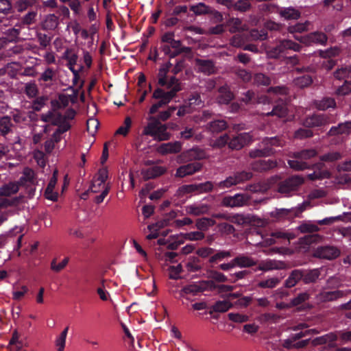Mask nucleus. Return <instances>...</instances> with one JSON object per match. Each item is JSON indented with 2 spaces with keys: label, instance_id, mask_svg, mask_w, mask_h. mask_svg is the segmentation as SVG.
Returning <instances> with one entry per match:
<instances>
[{
  "label": "nucleus",
  "instance_id": "nucleus-23",
  "mask_svg": "<svg viewBox=\"0 0 351 351\" xmlns=\"http://www.w3.org/2000/svg\"><path fill=\"white\" fill-rule=\"evenodd\" d=\"M208 210L209 206L206 204H193L186 206L185 208L187 214L195 216L205 214Z\"/></svg>",
  "mask_w": 351,
  "mask_h": 351
},
{
  "label": "nucleus",
  "instance_id": "nucleus-12",
  "mask_svg": "<svg viewBox=\"0 0 351 351\" xmlns=\"http://www.w3.org/2000/svg\"><path fill=\"white\" fill-rule=\"evenodd\" d=\"M252 139V136L250 133H241L234 136L229 142V147L231 149H240L244 146L249 144Z\"/></svg>",
  "mask_w": 351,
  "mask_h": 351
},
{
  "label": "nucleus",
  "instance_id": "nucleus-43",
  "mask_svg": "<svg viewBox=\"0 0 351 351\" xmlns=\"http://www.w3.org/2000/svg\"><path fill=\"white\" fill-rule=\"evenodd\" d=\"M227 124L223 120H217L211 122L209 125V130L213 132H219L224 130Z\"/></svg>",
  "mask_w": 351,
  "mask_h": 351
},
{
  "label": "nucleus",
  "instance_id": "nucleus-8",
  "mask_svg": "<svg viewBox=\"0 0 351 351\" xmlns=\"http://www.w3.org/2000/svg\"><path fill=\"white\" fill-rule=\"evenodd\" d=\"M303 178L298 176H293L280 184L278 191L285 195H288L291 191L296 190L303 183Z\"/></svg>",
  "mask_w": 351,
  "mask_h": 351
},
{
  "label": "nucleus",
  "instance_id": "nucleus-64",
  "mask_svg": "<svg viewBox=\"0 0 351 351\" xmlns=\"http://www.w3.org/2000/svg\"><path fill=\"white\" fill-rule=\"evenodd\" d=\"M190 156L195 160H200L205 158V153L200 149L194 148L189 152Z\"/></svg>",
  "mask_w": 351,
  "mask_h": 351
},
{
  "label": "nucleus",
  "instance_id": "nucleus-50",
  "mask_svg": "<svg viewBox=\"0 0 351 351\" xmlns=\"http://www.w3.org/2000/svg\"><path fill=\"white\" fill-rule=\"evenodd\" d=\"M322 240V237L318 234H311L305 236L300 240L301 244L309 245L314 243H318Z\"/></svg>",
  "mask_w": 351,
  "mask_h": 351
},
{
  "label": "nucleus",
  "instance_id": "nucleus-24",
  "mask_svg": "<svg viewBox=\"0 0 351 351\" xmlns=\"http://www.w3.org/2000/svg\"><path fill=\"white\" fill-rule=\"evenodd\" d=\"M63 58L67 61V65L69 69L71 71L73 74H75L76 69L74 66L76 64L78 59V56L76 53H73L70 49H67L63 53Z\"/></svg>",
  "mask_w": 351,
  "mask_h": 351
},
{
  "label": "nucleus",
  "instance_id": "nucleus-5",
  "mask_svg": "<svg viewBox=\"0 0 351 351\" xmlns=\"http://www.w3.org/2000/svg\"><path fill=\"white\" fill-rule=\"evenodd\" d=\"M213 287H214V283L213 281H201L197 283L191 284L184 287L180 292V295L183 298L189 300L187 295L191 293L195 295L199 292H202L207 289H211Z\"/></svg>",
  "mask_w": 351,
  "mask_h": 351
},
{
  "label": "nucleus",
  "instance_id": "nucleus-3",
  "mask_svg": "<svg viewBox=\"0 0 351 351\" xmlns=\"http://www.w3.org/2000/svg\"><path fill=\"white\" fill-rule=\"evenodd\" d=\"M149 123L144 128L143 134L150 135L158 141H166L170 137V134L167 132V128L161 124L158 119L154 117L148 118Z\"/></svg>",
  "mask_w": 351,
  "mask_h": 351
},
{
  "label": "nucleus",
  "instance_id": "nucleus-32",
  "mask_svg": "<svg viewBox=\"0 0 351 351\" xmlns=\"http://www.w3.org/2000/svg\"><path fill=\"white\" fill-rule=\"evenodd\" d=\"M196 64L198 69L203 73L210 74L213 72V64L210 60H197Z\"/></svg>",
  "mask_w": 351,
  "mask_h": 351
},
{
  "label": "nucleus",
  "instance_id": "nucleus-51",
  "mask_svg": "<svg viewBox=\"0 0 351 351\" xmlns=\"http://www.w3.org/2000/svg\"><path fill=\"white\" fill-rule=\"evenodd\" d=\"M230 31L232 32H239L244 29L241 25V21L239 19H232L228 21Z\"/></svg>",
  "mask_w": 351,
  "mask_h": 351
},
{
  "label": "nucleus",
  "instance_id": "nucleus-37",
  "mask_svg": "<svg viewBox=\"0 0 351 351\" xmlns=\"http://www.w3.org/2000/svg\"><path fill=\"white\" fill-rule=\"evenodd\" d=\"M280 279L276 277H271L258 282V286L261 288L272 289L280 283Z\"/></svg>",
  "mask_w": 351,
  "mask_h": 351
},
{
  "label": "nucleus",
  "instance_id": "nucleus-41",
  "mask_svg": "<svg viewBox=\"0 0 351 351\" xmlns=\"http://www.w3.org/2000/svg\"><path fill=\"white\" fill-rule=\"evenodd\" d=\"M215 221L209 218H202L197 221L196 227L199 230H206L210 226H213Z\"/></svg>",
  "mask_w": 351,
  "mask_h": 351
},
{
  "label": "nucleus",
  "instance_id": "nucleus-11",
  "mask_svg": "<svg viewBox=\"0 0 351 351\" xmlns=\"http://www.w3.org/2000/svg\"><path fill=\"white\" fill-rule=\"evenodd\" d=\"M337 217H328L317 221H306L298 226V229L301 232H313L319 230L317 225H326L332 223Z\"/></svg>",
  "mask_w": 351,
  "mask_h": 351
},
{
  "label": "nucleus",
  "instance_id": "nucleus-9",
  "mask_svg": "<svg viewBox=\"0 0 351 351\" xmlns=\"http://www.w3.org/2000/svg\"><path fill=\"white\" fill-rule=\"evenodd\" d=\"M163 42L162 49L166 54L170 53V47H172L174 51L171 53V56L176 55L180 51V43L178 40H174V34L172 32H167L165 34L162 38Z\"/></svg>",
  "mask_w": 351,
  "mask_h": 351
},
{
  "label": "nucleus",
  "instance_id": "nucleus-10",
  "mask_svg": "<svg viewBox=\"0 0 351 351\" xmlns=\"http://www.w3.org/2000/svg\"><path fill=\"white\" fill-rule=\"evenodd\" d=\"M340 254V251L335 247L326 245L317 247L313 256L319 258L331 260L336 258Z\"/></svg>",
  "mask_w": 351,
  "mask_h": 351
},
{
  "label": "nucleus",
  "instance_id": "nucleus-26",
  "mask_svg": "<svg viewBox=\"0 0 351 351\" xmlns=\"http://www.w3.org/2000/svg\"><path fill=\"white\" fill-rule=\"evenodd\" d=\"M181 149L180 144L178 142L167 143L160 145L158 151L160 154H165L167 153H176L180 152Z\"/></svg>",
  "mask_w": 351,
  "mask_h": 351
},
{
  "label": "nucleus",
  "instance_id": "nucleus-39",
  "mask_svg": "<svg viewBox=\"0 0 351 351\" xmlns=\"http://www.w3.org/2000/svg\"><path fill=\"white\" fill-rule=\"evenodd\" d=\"M197 190V184L183 185L178 189L176 195L178 197H182L186 194L196 191Z\"/></svg>",
  "mask_w": 351,
  "mask_h": 351
},
{
  "label": "nucleus",
  "instance_id": "nucleus-18",
  "mask_svg": "<svg viewBox=\"0 0 351 351\" xmlns=\"http://www.w3.org/2000/svg\"><path fill=\"white\" fill-rule=\"evenodd\" d=\"M329 122V118L326 114H317L308 117L304 121V125L306 127H314L328 124Z\"/></svg>",
  "mask_w": 351,
  "mask_h": 351
},
{
  "label": "nucleus",
  "instance_id": "nucleus-47",
  "mask_svg": "<svg viewBox=\"0 0 351 351\" xmlns=\"http://www.w3.org/2000/svg\"><path fill=\"white\" fill-rule=\"evenodd\" d=\"M294 83L296 86L300 88H304L309 86L312 83V79L309 75H303L297 77L294 80Z\"/></svg>",
  "mask_w": 351,
  "mask_h": 351
},
{
  "label": "nucleus",
  "instance_id": "nucleus-35",
  "mask_svg": "<svg viewBox=\"0 0 351 351\" xmlns=\"http://www.w3.org/2000/svg\"><path fill=\"white\" fill-rule=\"evenodd\" d=\"M234 263L236 267H247L254 265L255 262L250 257L245 256H239L234 258Z\"/></svg>",
  "mask_w": 351,
  "mask_h": 351
},
{
  "label": "nucleus",
  "instance_id": "nucleus-19",
  "mask_svg": "<svg viewBox=\"0 0 351 351\" xmlns=\"http://www.w3.org/2000/svg\"><path fill=\"white\" fill-rule=\"evenodd\" d=\"M201 168L202 165L199 162H193L183 165L177 169L176 176L180 178H183L199 171Z\"/></svg>",
  "mask_w": 351,
  "mask_h": 351
},
{
  "label": "nucleus",
  "instance_id": "nucleus-13",
  "mask_svg": "<svg viewBox=\"0 0 351 351\" xmlns=\"http://www.w3.org/2000/svg\"><path fill=\"white\" fill-rule=\"evenodd\" d=\"M249 201V197L245 194H236L234 196L226 197L223 199V204L228 207H241L245 205Z\"/></svg>",
  "mask_w": 351,
  "mask_h": 351
},
{
  "label": "nucleus",
  "instance_id": "nucleus-49",
  "mask_svg": "<svg viewBox=\"0 0 351 351\" xmlns=\"http://www.w3.org/2000/svg\"><path fill=\"white\" fill-rule=\"evenodd\" d=\"M343 277L341 276H334L327 280L328 287L330 288H337L342 285Z\"/></svg>",
  "mask_w": 351,
  "mask_h": 351
},
{
  "label": "nucleus",
  "instance_id": "nucleus-14",
  "mask_svg": "<svg viewBox=\"0 0 351 351\" xmlns=\"http://www.w3.org/2000/svg\"><path fill=\"white\" fill-rule=\"evenodd\" d=\"M297 40H299L300 43H304L305 45H312V44H324L327 38L326 36L320 32H314L308 35L304 36L297 37L295 36Z\"/></svg>",
  "mask_w": 351,
  "mask_h": 351
},
{
  "label": "nucleus",
  "instance_id": "nucleus-34",
  "mask_svg": "<svg viewBox=\"0 0 351 351\" xmlns=\"http://www.w3.org/2000/svg\"><path fill=\"white\" fill-rule=\"evenodd\" d=\"M58 17L55 14L47 15L43 22V27L45 29H53L58 25Z\"/></svg>",
  "mask_w": 351,
  "mask_h": 351
},
{
  "label": "nucleus",
  "instance_id": "nucleus-44",
  "mask_svg": "<svg viewBox=\"0 0 351 351\" xmlns=\"http://www.w3.org/2000/svg\"><path fill=\"white\" fill-rule=\"evenodd\" d=\"M69 258H64L60 263H57L56 258H53L51 263V269L55 272H59L62 270L69 263Z\"/></svg>",
  "mask_w": 351,
  "mask_h": 351
},
{
  "label": "nucleus",
  "instance_id": "nucleus-36",
  "mask_svg": "<svg viewBox=\"0 0 351 351\" xmlns=\"http://www.w3.org/2000/svg\"><path fill=\"white\" fill-rule=\"evenodd\" d=\"M316 105L319 110H325L329 108H335L336 102L332 98L326 97L317 101Z\"/></svg>",
  "mask_w": 351,
  "mask_h": 351
},
{
  "label": "nucleus",
  "instance_id": "nucleus-52",
  "mask_svg": "<svg viewBox=\"0 0 351 351\" xmlns=\"http://www.w3.org/2000/svg\"><path fill=\"white\" fill-rule=\"evenodd\" d=\"M351 93V82L346 81L345 83L339 86L336 90V94L339 96H344Z\"/></svg>",
  "mask_w": 351,
  "mask_h": 351
},
{
  "label": "nucleus",
  "instance_id": "nucleus-56",
  "mask_svg": "<svg viewBox=\"0 0 351 351\" xmlns=\"http://www.w3.org/2000/svg\"><path fill=\"white\" fill-rule=\"evenodd\" d=\"M184 237L189 241H199L204 239V234L200 231H195L186 233Z\"/></svg>",
  "mask_w": 351,
  "mask_h": 351
},
{
  "label": "nucleus",
  "instance_id": "nucleus-59",
  "mask_svg": "<svg viewBox=\"0 0 351 351\" xmlns=\"http://www.w3.org/2000/svg\"><path fill=\"white\" fill-rule=\"evenodd\" d=\"M335 77L339 80L344 79L346 77L348 78L351 77V71L347 68H341L336 71L335 73Z\"/></svg>",
  "mask_w": 351,
  "mask_h": 351
},
{
  "label": "nucleus",
  "instance_id": "nucleus-53",
  "mask_svg": "<svg viewBox=\"0 0 351 351\" xmlns=\"http://www.w3.org/2000/svg\"><path fill=\"white\" fill-rule=\"evenodd\" d=\"M309 25L308 22H305L303 23H298L295 25H291L289 27V32L290 33H296V32H302L307 30L308 25Z\"/></svg>",
  "mask_w": 351,
  "mask_h": 351
},
{
  "label": "nucleus",
  "instance_id": "nucleus-33",
  "mask_svg": "<svg viewBox=\"0 0 351 351\" xmlns=\"http://www.w3.org/2000/svg\"><path fill=\"white\" fill-rule=\"evenodd\" d=\"M232 99V94L227 86H222L219 90L218 101L221 104H227Z\"/></svg>",
  "mask_w": 351,
  "mask_h": 351
},
{
  "label": "nucleus",
  "instance_id": "nucleus-57",
  "mask_svg": "<svg viewBox=\"0 0 351 351\" xmlns=\"http://www.w3.org/2000/svg\"><path fill=\"white\" fill-rule=\"evenodd\" d=\"M38 89L34 83H27L25 85V93L29 97H34L36 96Z\"/></svg>",
  "mask_w": 351,
  "mask_h": 351
},
{
  "label": "nucleus",
  "instance_id": "nucleus-31",
  "mask_svg": "<svg viewBox=\"0 0 351 351\" xmlns=\"http://www.w3.org/2000/svg\"><path fill=\"white\" fill-rule=\"evenodd\" d=\"M19 191V184L15 182H11L0 188L1 196H10Z\"/></svg>",
  "mask_w": 351,
  "mask_h": 351
},
{
  "label": "nucleus",
  "instance_id": "nucleus-1",
  "mask_svg": "<svg viewBox=\"0 0 351 351\" xmlns=\"http://www.w3.org/2000/svg\"><path fill=\"white\" fill-rule=\"evenodd\" d=\"M169 65L171 64H167L159 71L158 84L165 87L167 90L166 91L161 88H158L154 91L152 97L158 101L151 106L149 113L152 114L156 113L158 108L168 104L181 89L180 83L176 78L172 77L168 79L167 77V73Z\"/></svg>",
  "mask_w": 351,
  "mask_h": 351
},
{
  "label": "nucleus",
  "instance_id": "nucleus-22",
  "mask_svg": "<svg viewBox=\"0 0 351 351\" xmlns=\"http://www.w3.org/2000/svg\"><path fill=\"white\" fill-rule=\"evenodd\" d=\"M345 292L343 291H327L324 290L318 295V300L321 302H328L337 300L343 296Z\"/></svg>",
  "mask_w": 351,
  "mask_h": 351
},
{
  "label": "nucleus",
  "instance_id": "nucleus-63",
  "mask_svg": "<svg viewBox=\"0 0 351 351\" xmlns=\"http://www.w3.org/2000/svg\"><path fill=\"white\" fill-rule=\"evenodd\" d=\"M287 93V90L284 86H278L275 88H271L269 90V97L271 95H285Z\"/></svg>",
  "mask_w": 351,
  "mask_h": 351
},
{
  "label": "nucleus",
  "instance_id": "nucleus-61",
  "mask_svg": "<svg viewBox=\"0 0 351 351\" xmlns=\"http://www.w3.org/2000/svg\"><path fill=\"white\" fill-rule=\"evenodd\" d=\"M202 104V100L200 99V97L199 95L196 94L193 95L191 98L189 99V107L190 109L193 110L195 108L196 106L199 107Z\"/></svg>",
  "mask_w": 351,
  "mask_h": 351
},
{
  "label": "nucleus",
  "instance_id": "nucleus-27",
  "mask_svg": "<svg viewBox=\"0 0 351 351\" xmlns=\"http://www.w3.org/2000/svg\"><path fill=\"white\" fill-rule=\"evenodd\" d=\"M69 331V326H66L55 339V346L57 351H64L66 340Z\"/></svg>",
  "mask_w": 351,
  "mask_h": 351
},
{
  "label": "nucleus",
  "instance_id": "nucleus-55",
  "mask_svg": "<svg viewBox=\"0 0 351 351\" xmlns=\"http://www.w3.org/2000/svg\"><path fill=\"white\" fill-rule=\"evenodd\" d=\"M206 276L208 278L215 280L218 282H224L226 280V276L220 272L217 271L210 270L207 271Z\"/></svg>",
  "mask_w": 351,
  "mask_h": 351
},
{
  "label": "nucleus",
  "instance_id": "nucleus-54",
  "mask_svg": "<svg viewBox=\"0 0 351 351\" xmlns=\"http://www.w3.org/2000/svg\"><path fill=\"white\" fill-rule=\"evenodd\" d=\"M191 10L196 14H202L210 11L209 8L202 3L191 6Z\"/></svg>",
  "mask_w": 351,
  "mask_h": 351
},
{
  "label": "nucleus",
  "instance_id": "nucleus-29",
  "mask_svg": "<svg viewBox=\"0 0 351 351\" xmlns=\"http://www.w3.org/2000/svg\"><path fill=\"white\" fill-rule=\"evenodd\" d=\"M304 272L299 269L293 270L285 281L287 287H293L301 279L303 280Z\"/></svg>",
  "mask_w": 351,
  "mask_h": 351
},
{
  "label": "nucleus",
  "instance_id": "nucleus-28",
  "mask_svg": "<svg viewBox=\"0 0 351 351\" xmlns=\"http://www.w3.org/2000/svg\"><path fill=\"white\" fill-rule=\"evenodd\" d=\"M281 17L287 20H296L300 18V12L293 8H286L279 11Z\"/></svg>",
  "mask_w": 351,
  "mask_h": 351
},
{
  "label": "nucleus",
  "instance_id": "nucleus-2",
  "mask_svg": "<svg viewBox=\"0 0 351 351\" xmlns=\"http://www.w3.org/2000/svg\"><path fill=\"white\" fill-rule=\"evenodd\" d=\"M108 177V172L107 169H100L97 174L94 177L88 189V192L90 191L94 193L101 192V194L95 197V202L97 204H100L104 201L110 189V186L105 183Z\"/></svg>",
  "mask_w": 351,
  "mask_h": 351
},
{
  "label": "nucleus",
  "instance_id": "nucleus-38",
  "mask_svg": "<svg viewBox=\"0 0 351 351\" xmlns=\"http://www.w3.org/2000/svg\"><path fill=\"white\" fill-rule=\"evenodd\" d=\"M287 108L285 104H282L276 106L271 112H267L266 114L267 116L275 115L279 118H282V117H285V115L287 114Z\"/></svg>",
  "mask_w": 351,
  "mask_h": 351
},
{
  "label": "nucleus",
  "instance_id": "nucleus-4",
  "mask_svg": "<svg viewBox=\"0 0 351 351\" xmlns=\"http://www.w3.org/2000/svg\"><path fill=\"white\" fill-rule=\"evenodd\" d=\"M283 144V142H282L276 137L265 138L262 141L258 149L253 150L250 152V156L255 158L271 155L274 153V150L272 148L273 146L282 147Z\"/></svg>",
  "mask_w": 351,
  "mask_h": 351
},
{
  "label": "nucleus",
  "instance_id": "nucleus-42",
  "mask_svg": "<svg viewBox=\"0 0 351 351\" xmlns=\"http://www.w3.org/2000/svg\"><path fill=\"white\" fill-rule=\"evenodd\" d=\"M258 167H255L254 169L260 171H265L276 166V162L271 160H261L257 163Z\"/></svg>",
  "mask_w": 351,
  "mask_h": 351
},
{
  "label": "nucleus",
  "instance_id": "nucleus-46",
  "mask_svg": "<svg viewBox=\"0 0 351 351\" xmlns=\"http://www.w3.org/2000/svg\"><path fill=\"white\" fill-rule=\"evenodd\" d=\"M232 304L227 300L219 301L213 306V310L217 312L223 313L229 310Z\"/></svg>",
  "mask_w": 351,
  "mask_h": 351
},
{
  "label": "nucleus",
  "instance_id": "nucleus-58",
  "mask_svg": "<svg viewBox=\"0 0 351 351\" xmlns=\"http://www.w3.org/2000/svg\"><path fill=\"white\" fill-rule=\"evenodd\" d=\"M86 125L88 132L93 134L97 131L99 127V121L95 118H90L88 119Z\"/></svg>",
  "mask_w": 351,
  "mask_h": 351
},
{
  "label": "nucleus",
  "instance_id": "nucleus-60",
  "mask_svg": "<svg viewBox=\"0 0 351 351\" xmlns=\"http://www.w3.org/2000/svg\"><path fill=\"white\" fill-rule=\"evenodd\" d=\"M231 256L230 252L228 251H221L219 252L213 256L210 257V262H215L218 261H221L226 258H228Z\"/></svg>",
  "mask_w": 351,
  "mask_h": 351
},
{
  "label": "nucleus",
  "instance_id": "nucleus-16",
  "mask_svg": "<svg viewBox=\"0 0 351 351\" xmlns=\"http://www.w3.org/2000/svg\"><path fill=\"white\" fill-rule=\"evenodd\" d=\"M58 170H55L52 178L50 179L49 184L45 192V196L47 199L56 201L58 197V193L55 189L57 183Z\"/></svg>",
  "mask_w": 351,
  "mask_h": 351
},
{
  "label": "nucleus",
  "instance_id": "nucleus-7",
  "mask_svg": "<svg viewBox=\"0 0 351 351\" xmlns=\"http://www.w3.org/2000/svg\"><path fill=\"white\" fill-rule=\"evenodd\" d=\"M252 177L250 173L241 172L229 176L225 180L219 182L217 186L221 189H228L241 182L249 180Z\"/></svg>",
  "mask_w": 351,
  "mask_h": 351
},
{
  "label": "nucleus",
  "instance_id": "nucleus-20",
  "mask_svg": "<svg viewBox=\"0 0 351 351\" xmlns=\"http://www.w3.org/2000/svg\"><path fill=\"white\" fill-rule=\"evenodd\" d=\"M351 133V122L346 121L339 123L337 126L330 128L328 132L330 136H348Z\"/></svg>",
  "mask_w": 351,
  "mask_h": 351
},
{
  "label": "nucleus",
  "instance_id": "nucleus-15",
  "mask_svg": "<svg viewBox=\"0 0 351 351\" xmlns=\"http://www.w3.org/2000/svg\"><path fill=\"white\" fill-rule=\"evenodd\" d=\"M295 234L291 232H284L278 231V232H272L271 234V235L269 236V237H261L263 241L261 242L260 243L262 245L267 246V245H271L275 243L276 240L278 239L283 238V239H286L289 241L290 239L295 238Z\"/></svg>",
  "mask_w": 351,
  "mask_h": 351
},
{
  "label": "nucleus",
  "instance_id": "nucleus-40",
  "mask_svg": "<svg viewBox=\"0 0 351 351\" xmlns=\"http://www.w3.org/2000/svg\"><path fill=\"white\" fill-rule=\"evenodd\" d=\"M12 123L8 117H3L0 119V132L3 135L8 134L11 129Z\"/></svg>",
  "mask_w": 351,
  "mask_h": 351
},
{
  "label": "nucleus",
  "instance_id": "nucleus-17",
  "mask_svg": "<svg viewBox=\"0 0 351 351\" xmlns=\"http://www.w3.org/2000/svg\"><path fill=\"white\" fill-rule=\"evenodd\" d=\"M330 269L321 267L319 269H314L304 273L303 281L305 283L315 282L320 276H325L329 274Z\"/></svg>",
  "mask_w": 351,
  "mask_h": 351
},
{
  "label": "nucleus",
  "instance_id": "nucleus-62",
  "mask_svg": "<svg viewBox=\"0 0 351 351\" xmlns=\"http://www.w3.org/2000/svg\"><path fill=\"white\" fill-rule=\"evenodd\" d=\"M250 36L252 40H263L267 38V33L264 30L259 32L256 29H252L250 32Z\"/></svg>",
  "mask_w": 351,
  "mask_h": 351
},
{
  "label": "nucleus",
  "instance_id": "nucleus-25",
  "mask_svg": "<svg viewBox=\"0 0 351 351\" xmlns=\"http://www.w3.org/2000/svg\"><path fill=\"white\" fill-rule=\"evenodd\" d=\"M170 224V221L169 219H164L162 221L157 222L156 224L149 225L148 226V229L151 232L150 234H149L147 236V238L148 239H152L158 237V230L160 228H162L165 226H167Z\"/></svg>",
  "mask_w": 351,
  "mask_h": 351
},
{
  "label": "nucleus",
  "instance_id": "nucleus-45",
  "mask_svg": "<svg viewBox=\"0 0 351 351\" xmlns=\"http://www.w3.org/2000/svg\"><path fill=\"white\" fill-rule=\"evenodd\" d=\"M42 120L45 122L57 124L59 119V114L54 111H49L48 112L42 114Z\"/></svg>",
  "mask_w": 351,
  "mask_h": 351
},
{
  "label": "nucleus",
  "instance_id": "nucleus-48",
  "mask_svg": "<svg viewBox=\"0 0 351 351\" xmlns=\"http://www.w3.org/2000/svg\"><path fill=\"white\" fill-rule=\"evenodd\" d=\"M131 125L132 119H130V117H128L125 119L123 125L119 127V129L117 130L116 134L126 136L129 132Z\"/></svg>",
  "mask_w": 351,
  "mask_h": 351
},
{
  "label": "nucleus",
  "instance_id": "nucleus-30",
  "mask_svg": "<svg viewBox=\"0 0 351 351\" xmlns=\"http://www.w3.org/2000/svg\"><path fill=\"white\" fill-rule=\"evenodd\" d=\"M300 48V46L298 44L295 43L289 40H282L280 43V45L278 47V48L276 49V51H278V52H276V53L275 52L276 54L274 55V56H277L278 55V53H280L284 49H293V51H299Z\"/></svg>",
  "mask_w": 351,
  "mask_h": 351
},
{
  "label": "nucleus",
  "instance_id": "nucleus-6",
  "mask_svg": "<svg viewBox=\"0 0 351 351\" xmlns=\"http://www.w3.org/2000/svg\"><path fill=\"white\" fill-rule=\"evenodd\" d=\"M316 152L314 149L304 150L294 154L295 160H289V165L295 170H303L307 168V165L303 162V160L311 158L315 156Z\"/></svg>",
  "mask_w": 351,
  "mask_h": 351
},
{
  "label": "nucleus",
  "instance_id": "nucleus-21",
  "mask_svg": "<svg viewBox=\"0 0 351 351\" xmlns=\"http://www.w3.org/2000/svg\"><path fill=\"white\" fill-rule=\"evenodd\" d=\"M285 267V264L283 262L271 259L263 261L258 265V269L264 271L274 269H282Z\"/></svg>",
  "mask_w": 351,
  "mask_h": 351
}]
</instances>
